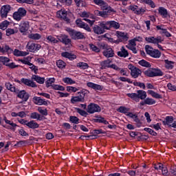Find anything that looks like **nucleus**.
<instances>
[{
  "label": "nucleus",
  "instance_id": "f257e3e1",
  "mask_svg": "<svg viewBox=\"0 0 176 176\" xmlns=\"http://www.w3.org/2000/svg\"><path fill=\"white\" fill-rule=\"evenodd\" d=\"M66 31L68 32L70 38H72L73 41H82V39H86L85 33H82V32H79L71 28H67Z\"/></svg>",
  "mask_w": 176,
  "mask_h": 176
},
{
  "label": "nucleus",
  "instance_id": "f03ea898",
  "mask_svg": "<svg viewBox=\"0 0 176 176\" xmlns=\"http://www.w3.org/2000/svg\"><path fill=\"white\" fill-rule=\"evenodd\" d=\"M90 93L86 89H82L81 91L78 92L77 96H72L71 98L72 104H76V102H85V98H87V95Z\"/></svg>",
  "mask_w": 176,
  "mask_h": 176
},
{
  "label": "nucleus",
  "instance_id": "7ed1b4c3",
  "mask_svg": "<svg viewBox=\"0 0 176 176\" xmlns=\"http://www.w3.org/2000/svg\"><path fill=\"white\" fill-rule=\"evenodd\" d=\"M94 3H96V5H98L99 6H100L101 10H102V12H106L107 16H109L111 13H112V12L116 13V11L115 10H113L111 6H109L108 3L102 0H94Z\"/></svg>",
  "mask_w": 176,
  "mask_h": 176
},
{
  "label": "nucleus",
  "instance_id": "20e7f679",
  "mask_svg": "<svg viewBox=\"0 0 176 176\" xmlns=\"http://www.w3.org/2000/svg\"><path fill=\"white\" fill-rule=\"evenodd\" d=\"M144 74L148 78H154V76H163V72L160 69L152 68L144 72Z\"/></svg>",
  "mask_w": 176,
  "mask_h": 176
},
{
  "label": "nucleus",
  "instance_id": "39448f33",
  "mask_svg": "<svg viewBox=\"0 0 176 176\" xmlns=\"http://www.w3.org/2000/svg\"><path fill=\"white\" fill-rule=\"evenodd\" d=\"M145 50L147 54L151 56V57H153L154 58H160V56H162V53L160 51H159V50H155L149 45H146L145 46Z\"/></svg>",
  "mask_w": 176,
  "mask_h": 176
},
{
  "label": "nucleus",
  "instance_id": "423d86ee",
  "mask_svg": "<svg viewBox=\"0 0 176 176\" xmlns=\"http://www.w3.org/2000/svg\"><path fill=\"white\" fill-rule=\"evenodd\" d=\"M128 68L129 69H130L131 75L132 78H134V79H137V78H138V76H140V75L142 74V71H141V69L136 67H134L131 64L128 65Z\"/></svg>",
  "mask_w": 176,
  "mask_h": 176
},
{
  "label": "nucleus",
  "instance_id": "0eeeda50",
  "mask_svg": "<svg viewBox=\"0 0 176 176\" xmlns=\"http://www.w3.org/2000/svg\"><path fill=\"white\" fill-rule=\"evenodd\" d=\"M106 30H111V28H115V30H119L120 28V24L115 21H105V24H103Z\"/></svg>",
  "mask_w": 176,
  "mask_h": 176
},
{
  "label": "nucleus",
  "instance_id": "6e6552de",
  "mask_svg": "<svg viewBox=\"0 0 176 176\" xmlns=\"http://www.w3.org/2000/svg\"><path fill=\"white\" fill-rule=\"evenodd\" d=\"M103 24H105V21H102L99 24V26L98 25H95L93 28L94 32L95 34H97L98 35H101V34H104L105 32V30H107V28H104L105 25H103Z\"/></svg>",
  "mask_w": 176,
  "mask_h": 176
},
{
  "label": "nucleus",
  "instance_id": "1a4fd4ad",
  "mask_svg": "<svg viewBox=\"0 0 176 176\" xmlns=\"http://www.w3.org/2000/svg\"><path fill=\"white\" fill-rule=\"evenodd\" d=\"M15 93L17 94L18 98H21L25 102L28 101V99L30 98V94L25 92V90L20 91L16 89Z\"/></svg>",
  "mask_w": 176,
  "mask_h": 176
},
{
  "label": "nucleus",
  "instance_id": "9d476101",
  "mask_svg": "<svg viewBox=\"0 0 176 176\" xmlns=\"http://www.w3.org/2000/svg\"><path fill=\"white\" fill-rule=\"evenodd\" d=\"M88 113H94L96 112H101V107L98 104L91 103L87 107Z\"/></svg>",
  "mask_w": 176,
  "mask_h": 176
},
{
  "label": "nucleus",
  "instance_id": "9b49d317",
  "mask_svg": "<svg viewBox=\"0 0 176 176\" xmlns=\"http://www.w3.org/2000/svg\"><path fill=\"white\" fill-rule=\"evenodd\" d=\"M102 54L107 58H111L115 57V51L109 45L103 52Z\"/></svg>",
  "mask_w": 176,
  "mask_h": 176
},
{
  "label": "nucleus",
  "instance_id": "f8f14e48",
  "mask_svg": "<svg viewBox=\"0 0 176 176\" xmlns=\"http://www.w3.org/2000/svg\"><path fill=\"white\" fill-rule=\"evenodd\" d=\"M145 41L148 42V43H153L156 45V43H162L163 42V39H162V36H157L155 38V36L146 37Z\"/></svg>",
  "mask_w": 176,
  "mask_h": 176
},
{
  "label": "nucleus",
  "instance_id": "ddd939ff",
  "mask_svg": "<svg viewBox=\"0 0 176 176\" xmlns=\"http://www.w3.org/2000/svg\"><path fill=\"white\" fill-rule=\"evenodd\" d=\"M30 28V23L28 21L21 22L19 25V31L23 34V35H25L27 32Z\"/></svg>",
  "mask_w": 176,
  "mask_h": 176
},
{
  "label": "nucleus",
  "instance_id": "4468645a",
  "mask_svg": "<svg viewBox=\"0 0 176 176\" xmlns=\"http://www.w3.org/2000/svg\"><path fill=\"white\" fill-rule=\"evenodd\" d=\"M26 49L29 50V52H31L32 53H34L36 52V50H39L41 49V45L39 44H36L34 43H28V45H26Z\"/></svg>",
  "mask_w": 176,
  "mask_h": 176
},
{
  "label": "nucleus",
  "instance_id": "2eb2a0df",
  "mask_svg": "<svg viewBox=\"0 0 176 176\" xmlns=\"http://www.w3.org/2000/svg\"><path fill=\"white\" fill-rule=\"evenodd\" d=\"M11 7L10 5L3 6L0 10L1 17L2 19L8 17V13L10 12Z\"/></svg>",
  "mask_w": 176,
  "mask_h": 176
},
{
  "label": "nucleus",
  "instance_id": "dca6fc26",
  "mask_svg": "<svg viewBox=\"0 0 176 176\" xmlns=\"http://www.w3.org/2000/svg\"><path fill=\"white\" fill-rule=\"evenodd\" d=\"M58 41L64 45H69L71 43V38H68L67 35L62 34L57 36Z\"/></svg>",
  "mask_w": 176,
  "mask_h": 176
},
{
  "label": "nucleus",
  "instance_id": "f3484780",
  "mask_svg": "<svg viewBox=\"0 0 176 176\" xmlns=\"http://www.w3.org/2000/svg\"><path fill=\"white\" fill-rule=\"evenodd\" d=\"M116 34L117 38L120 39L122 42H127V41H129V36H127V33L117 31Z\"/></svg>",
  "mask_w": 176,
  "mask_h": 176
},
{
  "label": "nucleus",
  "instance_id": "a211bd4d",
  "mask_svg": "<svg viewBox=\"0 0 176 176\" xmlns=\"http://www.w3.org/2000/svg\"><path fill=\"white\" fill-rule=\"evenodd\" d=\"M21 83L25 85V86H28L29 87H36V84L34 82V81L28 79V78H21Z\"/></svg>",
  "mask_w": 176,
  "mask_h": 176
},
{
  "label": "nucleus",
  "instance_id": "6ab92c4d",
  "mask_svg": "<svg viewBox=\"0 0 176 176\" xmlns=\"http://www.w3.org/2000/svg\"><path fill=\"white\" fill-rule=\"evenodd\" d=\"M33 101L36 105H47V101L41 98V97L34 96L33 98Z\"/></svg>",
  "mask_w": 176,
  "mask_h": 176
},
{
  "label": "nucleus",
  "instance_id": "aec40b11",
  "mask_svg": "<svg viewBox=\"0 0 176 176\" xmlns=\"http://www.w3.org/2000/svg\"><path fill=\"white\" fill-rule=\"evenodd\" d=\"M129 9L133 10L135 14H142V13H145V10L144 8H138L137 6H131Z\"/></svg>",
  "mask_w": 176,
  "mask_h": 176
},
{
  "label": "nucleus",
  "instance_id": "412c9836",
  "mask_svg": "<svg viewBox=\"0 0 176 176\" xmlns=\"http://www.w3.org/2000/svg\"><path fill=\"white\" fill-rule=\"evenodd\" d=\"M61 56H62V57H65V58H68L69 60H71L72 61V60H76V55H75L72 53H69L68 52H62Z\"/></svg>",
  "mask_w": 176,
  "mask_h": 176
},
{
  "label": "nucleus",
  "instance_id": "4be33fe9",
  "mask_svg": "<svg viewBox=\"0 0 176 176\" xmlns=\"http://www.w3.org/2000/svg\"><path fill=\"white\" fill-rule=\"evenodd\" d=\"M13 52V50L9 47L8 45H5L3 47L0 46V53H8V54H11V53Z\"/></svg>",
  "mask_w": 176,
  "mask_h": 176
},
{
  "label": "nucleus",
  "instance_id": "5701e85b",
  "mask_svg": "<svg viewBox=\"0 0 176 176\" xmlns=\"http://www.w3.org/2000/svg\"><path fill=\"white\" fill-rule=\"evenodd\" d=\"M117 54L119 57H123L124 58H126V57L129 56V52L126 48H124V46H122L120 49V51L117 52Z\"/></svg>",
  "mask_w": 176,
  "mask_h": 176
},
{
  "label": "nucleus",
  "instance_id": "b1692460",
  "mask_svg": "<svg viewBox=\"0 0 176 176\" xmlns=\"http://www.w3.org/2000/svg\"><path fill=\"white\" fill-rule=\"evenodd\" d=\"M13 54H14V56H16V57H24L25 56H28V54H30V52H23V51H20L17 49H15L13 52Z\"/></svg>",
  "mask_w": 176,
  "mask_h": 176
},
{
  "label": "nucleus",
  "instance_id": "393cba45",
  "mask_svg": "<svg viewBox=\"0 0 176 176\" xmlns=\"http://www.w3.org/2000/svg\"><path fill=\"white\" fill-rule=\"evenodd\" d=\"M87 86L88 87H91V89H94V90L101 91L103 89L102 86H101L100 85H97V84L93 83V82H87Z\"/></svg>",
  "mask_w": 176,
  "mask_h": 176
},
{
  "label": "nucleus",
  "instance_id": "a878e982",
  "mask_svg": "<svg viewBox=\"0 0 176 176\" xmlns=\"http://www.w3.org/2000/svg\"><path fill=\"white\" fill-rule=\"evenodd\" d=\"M32 80H35L36 82H37V83H39L40 85H43V83H45V78L41 77L39 76L32 75Z\"/></svg>",
  "mask_w": 176,
  "mask_h": 176
},
{
  "label": "nucleus",
  "instance_id": "bb28decb",
  "mask_svg": "<svg viewBox=\"0 0 176 176\" xmlns=\"http://www.w3.org/2000/svg\"><path fill=\"white\" fill-rule=\"evenodd\" d=\"M138 100L140 101V100H145L146 98V92L144 90H138Z\"/></svg>",
  "mask_w": 176,
  "mask_h": 176
},
{
  "label": "nucleus",
  "instance_id": "cd10ccee",
  "mask_svg": "<svg viewBox=\"0 0 176 176\" xmlns=\"http://www.w3.org/2000/svg\"><path fill=\"white\" fill-rule=\"evenodd\" d=\"M25 126H28V127H29V129H32L39 128V124L36 123L34 120H31L30 122H27V124H25Z\"/></svg>",
  "mask_w": 176,
  "mask_h": 176
},
{
  "label": "nucleus",
  "instance_id": "c85d7f7f",
  "mask_svg": "<svg viewBox=\"0 0 176 176\" xmlns=\"http://www.w3.org/2000/svg\"><path fill=\"white\" fill-rule=\"evenodd\" d=\"M111 63H112V60H111L110 59H107L105 60H103L100 63V69H105V68H109V65L111 64Z\"/></svg>",
  "mask_w": 176,
  "mask_h": 176
},
{
  "label": "nucleus",
  "instance_id": "c756f323",
  "mask_svg": "<svg viewBox=\"0 0 176 176\" xmlns=\"http://www.w3.org/2000/svg\"><path fill=\"white\" fill-rule=\"evenodd\" d=\"M166 121H163L162 123L164 126H166V124H167V126H168L170 127V126H171V123H173V122H174V117L173 116H166L165 118Z\"/></svg>",
  "mask_w": 176,
  "mask_h": 176
},
{
  "label": "nucleus",
  "instance_id": "7c9ffc66",
  "mask_svg": "<svg viewBox=\"0 0 176 176\" xmlns=\"http://www.w3.org/2000/svg\"><path fill=\"white\" fill-rule=\"evenodd\" d=\"M31 119H37V120H43V116H41V114L37 112H34L30 114Z\"/></svg>",
  "mask_w": 176,
  "mask_h": 176
},
{
  "label": "nucleus",
  "instance_id": "2f4dec72",
  "mask_svg": "<svg viewBox=\"0 0 176 176\" xmlns=\"http://www.w3.org/2000/svg\"><path fill=\"white\" fill-rule=\"evenodd\" d=\"M95 123H103V124H109V122L105 120L103 117L100 116L99 118L93 120Z\"/></svg>",
  "mask_w": 176,
  "mask_h": 176
},
{
  "label": "nucleus",
  "instance_id": "473e14b6",
  "mask_svg": "<svg viewBox=\"0 0 176 176\" xmlns=\"http://www.w3.org/2000/svg\"><path fill=\"white\" fill-rule=\"evenodd\" d=\"M28 38H30V39L38 41V40L41 39V38H42V36H41V34H39L38 33H36V34L32 33L28 35Z\"/></svg>",
  "mask_w": 176,
  "mask_h": 176
},
{
  "label": "nucleus",
  "instance_id": "72a5a7b5",
  "mask_svg": "<svg viewBox=\"0 0 176 176\" xmlns=\"http://www.w3.org/2000/svg\"><path fill=\"white\" fill-rule=\"evenodd\" d=\"M95 16H99L100 17H104V19H107V15L106 12L100 11L98 10H96L94 11Z\"/></svg>",
  "mask_w": 176,
  "mask_h": 176
},
{
  "label": "nucleus",
  "instance_id": "f704fd0d",
  "mask_svg": "<svg viewBox=\"0 0 176 176\" xmlns=\"http://www.w3.org/2000/svg\"><path fill=\"white\" fill-rule=\"evenodd\" d=\"M138 64L142 67H146V68H151V65L149 62L142 59L138 62Z\"/></svg>",
  "mask_w": 176,
  "mask_h": 176
},
{
  "label": "nucleus",
  "instance_id": "c9c22d12",
  "mask_svg": "<svg viewBox=\"0 0 176 176\" xmlns=\"http://www.w3.org/2000/svg\"><path fill=\"white\" fill-rule=\"evenodd\" d=\"M158 12L161 16L163 17H167V10L163 7H160L158 9Z\"/></svg>",
  "mask_w": 176,
  "mask_h": 176
},
{
  "label": "nucleus",
  "instance_id": "e433bc0d",
  "mask_svg": "<svg viewBox=\"0 0 176 176\" xmlns=\"http://www.w3.org/2000/svg\"><path fill=\"white\" fill-rule=\"evenodd\" d=\"M118 112L120 113H128L130 111V108H126V107L121 106L117 109Z\"/></svg>",
  "mask_w": 176,
  "mask_h": 176
},
{
  "label": "nucleus",
  "instance_id": "4c0bfd02",
  "mask_svg": "<svg viewBox=\"0 0 176 176\" xmlns=\"http://www.w3.org/2000/svg\"><path fill=\"white\" fill-rule=\"evenodd\" d=\"M6 87L8 90H10V91H14V93H16V91L17 89H16V87L13 86L10 82H6Z\"/></svg>",
  "mask_w": 176,
  "mask_h": 176
},
{
  "label": "nucleus",
  "instance_id": "58836bf2",
  "mask_svg": "<svg viewBox=\"0 0 176 176\" xmlns=\"http://www.w3.org/2000/svg\"><path fill=\"white\" fill-rule=\"evenodd\" d=\"M138 38L140 40H138L137 38H135L132 40H129V46H132V47H135L137 46V44L135 43V41H138V42H140V41H142V38L140 37H138Z\"/></svg>",
  "mask_w": 176,
  "mask_h": 176
},
{
  "label": "nucleus",
  "instance_id": "ea45409f",
  "mask_svg": "<svg viewBox=\"0 0 176 176\" xmlns=\"http://www.w3.org/2000/svg\"><path fill=\"white\" fill-rule=\"evenodd\" d=\"M148 94H151L152 97H154V98H162V95L155 92L154 91L148 90Z\"/></svg>",
  "mask_w": 176,
  "mask_h": 176
},
{
  "label": "nucleus",
  "instance_id": "a19ab883",
  "mask_svg": "<svg viewBox=\"0 0 176 176\" xmlns=\"http://www.w3.org/2000/svg\"><path fill=\"white\" fill-rule=\"evenodd\" d=\"M77 67H79V68H81V69H87V68H89V64L83 62H80L77 63Z\"/></svg>",
  "mask_w": 176,
  "mask_h": 176
},
{
  "label": "nucleus",
  "instance_id": "79ce46f5",
  "mask_svg": "<svg viewBox=\"0 0 176 176\" xmlns=\"http://www.w3.org/2000/svg\"><path fill=\"white\" fill-rule=\"evenodd\" d=\"M164 62L166 63V68L168 69H173V68H174V66L172 65L174 64V62L170 61L168 60H165Z\"/></svg>",
  "mask_w": 176,
  "mask_h": 176
},
{
  "label": "nucleus",
  "instance_id": "37998d69",
  "mask_svg": "<svg viewBox=\"0 0 176 176\" xmlns=\"http://www.w3.org/2000/svg\"><path fill=\"white\" fill-rule=\"evenodd\" d=\"M56 79L54 78H52L45 81L46 87H50V86H53V83H54Z\"/></svg>",
  "mask_w": 176,
  "mask_h": 176
},
{
  "label": "nucleus",
  "instance_id": "c03bdc74",
  "mask_svg": "<svg viewBox=\"0 0 176 176\" xmlns=\"http://www.w3.org/2000/svg\"><path fill=\"white\" fill-rule=\"evenodd\" d=\"M127 96L129 97V98H131V100H134V101H136L138 102V94L133 93V94H127Z\"/></svg>",
  "mask_w": 176,
  "mask_h": 176
},
{
  "label": "nucleus",
  "instance_id": "a18cd8bd",
  "mask_svg": "<svg viewBox=\"0 0 176 176\" xmlns=\"http://www.w3.org/2000/svg\"><path fill=\"white\" fill-rule=\"evenodd\" d=\"M145 104L146 105H153L156 104V100L151 98H147L145 99Z\"/></svg>",
  "mask_w": 176,
  "mask_h": 176
},
{
  "label": "nucleus",
  "instance_id": "49530a36",
  "mask_svg": "<svg viewBox=\"0 0 176 176\" xmlns=\"http://www.w3.org/2000/svg\"><path fill=\"white\" fill-rule=\"evenodd\" d=\"M10 61V59L6 56H0V63H3V65H6Z\"/></svg>",
  "mask_w": 176,
  "mask_h": 176
},
{
  "label": "nucleus",
  "instance_id": "de8ad7c7",
  "mask_svg": "<svg viewBox=\"0 0 176 176\" xmlns=\"http://www.w3.org/2000/svg\"><path fill=\"white\" fill-rule=\"evenodd\" d=\"M144 131H146L148 133V134H151V135H153V137H156L157 135V133H156L153 129H151L150 128H144Z\"/></svg>",
  "mask_w": 176,
  "mask_h": 176
},
{
  "label": "nucleus",
  "instance_id": "09e8293b",
  "mask_svg": "<svg viewBox=\"0 0 176 176\" xmlns=\"http://www.w3.org/2000/svg\"><path fill=\"white\" fill-rule=\"evenodd\" d=\"M106 132L105 131H102V129H94L92 132L91 134H93L94 135H96L97 137V135H98V134H105Z\"/></svg>",
  "mask_w": 176,
  "mask_h": 176
},
{
  "label": "nucleus",
  "instance_id": "8fccbe9b",
  "mask_svg": "<svg viewBox=\"0 0 176 176\" xmlns=\"http://www.w3.org/2000/svg\"><path fill=\"white\" fill-rule=\"evenodd\" d=\"M56 65L58 68L63 69L65 68V65H67V64L62 60H58L56 61Z\"/></svg>",
  "mask_w": 176,
  "mask_h": 176
},
{
  "label": "nucleus",
  "instance_id": "3c124183",
  "mask_svg": "<svg viewBox=\"0 0 176 176\" xmlns=\"http://www.w3.org/2000/svg\"><path fill=\"white\" fill-rule=\"evenodd\" d=\"M76 110L78 112V113L81 115V116H84L85 118L87 116V112H86V111L80 109V108H76Z\"/></svg>",
  "mask_w": 176,
  "mask_h": 176
},
{
  "label": "nucleus",
  "instance_id": "603ef678",
  "mask_svg": "<svg viewBox=\"0 0 176 176\" xmlns=\"http://www.w3.org/2000/svg\"><path fill=\"white\" fill-rule=\"evenodd\" d=\"M22 17L23 16L17 11L14 12L13 14V19L14 20H16V21H20Z\"/></svg>",
  "mask_w": 176,
  "mask_h": 176
},
{
  "label": "nucleus",
  "instance_id": "864d4df0",
  "mask_svg": "<svg viewBox=\"0 0 176 176\" xmlns=\"http://www.w3.org/2000/svg\"><path fill=\"white\" fill-rule=\"evenodd\" d=\"M17 12L22 16L24 17L27 14V10L23 8H20L18 9Z\"/></svg>",
  "mask_w": 176,
  "mask_h": 176
},
{
  "label": "nucleus",
  "instance_id": "5fc2aeb1",
  "mask_svg": "<svg viewBox=\"0 0 176 176\" xmlns=\"http://www.w3.org/2000/svg\"><path fill=\"white\" fill-rule=\"evenodd\" d=\"M89 45L92 52H95L96 53H100V49L94 44H89Z\"/></svg>",
  "mask_w": 176,
  "mask_h": 176
},
{
  "label": "nucleus",
  "instance_id": "6e6d98bb",
  "mask_svg": "<svg viewBox=\"0 0 176 176\" xmlns=\"http://www.w3.org/2000/svg\"><path fill=\"white\" fill-rule=\"evenodd\" d=\"M47 40L49 41L51 43H58V40H56V38L50 35L47 37Z\"/></svg>",
  "mask_w": 176,
  "mask_h": 176
},
{
  "label": "nucleus",
  "instance_id": "4d7b16f0",
  "mask_svg": "<svg viewBox=\"0 0 176 176\" xmlns=\"http://www.w3.org/2000/svg\"><path fill=\"white\" fill-rule=\"evenodd\" d=\"M63 80L65 83H67L68 85H74L76 83V82L71 78H65Z\"/></svg>",
  "mask_w": 176,
  "mask_h": 176
},
{
  "label": "nucleus",
  "instance_id": "13d9d810",
  "mask_svg": "<svg viewBox=\"0 0 176 176\" xmlns=\"http://www.w3.org/2000/svg\"><path fill=\"white\" fill-rule=\"evenodd\" d=\"M69 120L72 123H74V124H78L79 123V118L76 116H70Z\"/></svg>",
  "mask_w": 176,
  "mask_h": 176
},
{
  "label": "nucleus",
  "instance_id": "bf43d9fd",
  "mask_svg": "<svg viewBox=\"0 0 176 176\" xmlns=\"http://www.w3.org/2000/svg\"><path fill=\"white\" fill-rule=\"evenodd\" d=\"M1 29L0 30H6L8 28V25H9V21H4L1 23H0Z\"/></svg>",
  "mask_w": 176,
  "mask_h": 176
},
{
  "label": "nucleus",
  "instance_id": "052dcab7",
  "mask_svg": "<svg viewBox=\"0 0 176 176\" xmlns=\"http://www.w3.org/2000/svg\"><path fill=\"white\" fill-rule=\"evenodd\" d=\"M38 112L43 115L44 116H47V109H43L42 107H38L37 109Z\"/></svg>",
  "mask_w": 176,
  "mask_h": 176
},
{
  "label": "nucleus",
  "instance_id": "680f3d73",
  "mask_svg": "<svg viewBox=\"0 0 176 176\" xmlns=\"http://www.w3.org/2000/svg\"><path fill=\"white\" fill-rule=\"evenodd\" d=\"M143 2H144V3H147V5H149L151 8H156L155 3L152 0H143Z\"/></svg>",
  "mask_w": 176,
  "mask_h": 176
},
{
  "label": "nucleus",
  "instance_id": "e2e57ef3",
  "mask_svg": "<svg viewBox=\"0 0 176 176\" xmlns=\"http://www.w3.org/2000/svg\"><path fill=\"white\" fill-rule=\"evenodd\" d=\"M74 2L78 8L85 6V1L83 0H74Z\"/></svg>",
  "mask_w": 176,
  "mask_h": 176
},
{
  "label": "nucleus",
  "instance_id": "0e129e2a",
  "mask_svg": "<svg viewBox=\"0 0 176 176\" xmlns=\"http://www.w3.org/2000/svg\"><path fill=\"white\" fill-rule=\"evenodd\" d=\"M76 24L77 27H78L79 28H82V27H83V25L85 24V22H83L82 19H78L76 20Z\"/></svg>",
  "mask_w": 176,
  "mask_h": 176
},
{
  "label": "nucleus",
  "instance_id": "69168bd1",
  "mask_svg": "<svg viewBox=\"0 0 176 176\" xmlns=\"http://www.w3.org/2000/svg\"><path fill=\"white\" fill-rule=\"evenodd\" d=\"M109 46V45L104 43H100L98 44V48L102 49V50H105L106 49L108 48Z\"/></svg>",
  "mask_w": 176,
  "mask_h": 176
},
{
  "label": "nucleus",
  "instance_id": "338daca9",
  "mask_svg": "<svg viewBox=\"0 0 176 176\" xmlns=\"http://www.w3.org/2000/svg\"><path fill=\"white\" fill-rule=\"evenodd\" d=\"M133 85L134 86H138L139 87H142L143 90H145L146 87L144 82H134Z\"/></svg>",
  "mask_w": 176,
  "mask_h": 176
},
{
  "label": "nucleus",
  "instance_id": "774afa93",
  "mask_svg": "<svg viewBox=\"0 0 176 176\" xmlns=\"http://www.w3.org/2000/svg\"><path fill=\"white\" fill-rule=\"evenodd\" d=\"M171 175H176V166H172L170 169Z\"/></svg>",
  "mask_w": 176,
  "mask_h": 176
}]
</instances>
